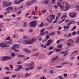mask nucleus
Masks as SVG:
<instances>
[{
    "mask_svg": "<svg viewBox=\"0 0 79 79\" xmlns=\"http://www.w3.org/2000/svg\"><path fill=\"white\" fill-rule=\"evenodd\" d=\"M26 66L27 67H29V68L27 67L25 69V70L26 71H29L30 69L31 70H32L34 69V62H31L29 64H27L26 65Z\"/></svg>",
    "mask_w": 79,
    "mask_h": 79,
    "instance_id": "nucleus-1",
    "label": "nucleus"
},
{
    "mask_svg": "<svg viewBox=\"0 0 79 79\" xmlns=\"http://www.w3.org/2000/svg\"><path fill=\"white\" fill-rule=\"evenodd\" d=\"M49 17L51 18L50 19H49L47 17L46 18V20L49 23H52V21L54 20V19H55V15L52 14L49 15Z\"/></svg>",
    "mask_w": 79,
    "mask_h": 79,
    "instance_id": "nucleus-2",
    "label": "nucleus"
},
{
    "mask_svg": "<svg viewBox=\"0 0 79 79\" xmlns=\"http://www.w3.org/2000/svg\"><path fill=\"white\" fill-rule=\"evenodd\" d=\"M37 22L36 21H34L31 22L29 23V27L30 28H34L37 26Z\"/></svg>",
    "mask_w": 79,
    "mask_h": 79,
    "instance_id": "nucleus-3",
    "label": "nucleus"
},
{
    "mask_svg": "<svg viewBox=\"0 0 79 79\" xmlns=\"http://www.w3.org/2000/svg\"><path fill=\"white\" fill-rule=\"evenodd\" d=\"M69 15L71 18H73L76 17V16H77V14H76V13L75 12H71L69 13Z\"/></svg>",
    "mask_w": 79,
    "mask_h": 79,
    "instance_id": "nucleus-4",
    "label": "nucleus"
},
{
    "mask_svg": "<svg viewBox=\"0 0 79 79\" xmlns=\"http://www.w3.org/2000/svg\"><path fill=\"white\" fill-rule=\"evenodd\" d=\"M11 59V57L9 56H4L2 58V60L3 61H6L8 60H10Z\"/></svg>",
    "mask_w": 79,
    "mask_h": 79,
    "instance_id": "nucleus-5",
    "label": "nucleus"
},
{
    "mask_svg": "<svg viewBox=\"0 0 79 79\" xmlns=\"http://www.w3.org/2000/svg\"><path fill=\"white\" fill-rule=\"evenodd\" d=\"M65 7L66 9L64 10V11H66L67 10H68L70 7V5H69V4L68 2H66L65 3Z\"/></svg>",
    "mask_w": 79,
    "mask_h": 79,
    "instance_id": "nucleus-6",
    "label": "nucleus"
},
{
    "mask_svg": "<svg viewBox=\"0 0 79 79\" xmlns=\"http://www.w3.org/2000/svg\"><path fill=\"white\" fill-rule=\"evenodd\" d=\"M0 47L4 48V47H9V46L7 45L6 44L4 43H0Z\"/></svg>",
    "mask_w": 79,
    "mask_h": 79,
    "instance_id": "nucleus-7",
    "label": "nucleus"
},
{
    "mask_svg": "<svg viewBox=\"0 0 79 79\" xmlns=\"http://www.w3.org/2000/svg\"><path fill=\"white\" fill-rule=\"evenodd\" d=\"M19 48V45L18 44H15L11 48L12 50H15L16 48Z\"/></svg>",
    "mask_w": 79,
    "mask_h": 79,
    "instance_id": "nucleus-8",
    "label": "nucleus"
},
{
    "mask_svg": "<svg viewBox=\"0 0 79 79\" xmlns=\"http://www.w3.org/2000/svg\"><path fill=\"white\" fill-rule=\"evenodd\" d=\"M52 42H53V40H48L46 44V45L47 46H49L51 44Z\"/></svg>",
    "mask_w": 79,
    "mask_h": 79,
    "instance_id": "nucleus-9",
    "label": "nucleus"
},
{
    "mask_svg": "<svg viewBox=\"0 0 79 79\" xmlns=\"http://www.w3.org/2000/svg\"><path fill=\"white\" fill-rule=\"evenodd\" d=\"M6 11H11V12L12 10H13V7H8L6 9Z\"/></svg>",
    "mask_w": 79,
    "mask_h": 79,
    "instance_id": "nucleus-10",
    "label": "nucleus"
},
{
    "mask_svg": "<svg viewBox=\"0 0 79 79\" xmlns=\"http://www.w3.org/2000/svg\"><path fill=\"white\" fill-rule=\"evenodd\" d=\"M23 42H24L25 44H31L30 40H23Z\"/></svg>",
    "mask_w": 79,
    "mask_h": 79,
    "instance_id": "nucleus-11",
    "label": "nucleus"
},
{
    "mask_svg": "<svg viewBox=\"0 0 79 79\" xmlns=\"http://www.w3.org/2000/svg\"><path fill=\"white\" fill-rule=\"evenodd\" d=\"M23 1H24V0H20V1L19 2H16L15 1H14V3H15V4L18 5V4H19L20 3H21V2H23Z\"/></svg>",
    "mask_w": 79,
    "mask_h": 79,
    "instance_id": "nucleus-12",
    "label": "nucleus"
},
{
    "mask_svg": "<svg viewBox=\"0 0 79 79\" xmlns=\"http://www.w3.org/2000/svg\"><path fill=\"white\" fill-rule=\"evenodd\" d=\"M57 5H58V6H59V7L61 8V9H64V6H62L61 5V4H60V3L59 2H58L57 3Z\"/></svg>",
    "mask_w": 79,
    "mask_h": 79,
    "instance_id": "nucleus-13",
    "label": "nucleus"
},
{
    "mask_svg": "<svg viewBox=\"0 0 79 79\" xmlns=\"http://www.w3.org/2000/svg\"><path fill=\"white\" fill-rule=\"evenodd\" d=\"M23 50L24 51H25L26 52V53H31V51L29 50H28L27 49H23Z\"/></svg>",
    "mask_w": 79,
    "mask_h": 79,
    "instance_id": "nucleus-14",
    "label": "nucleus"
},
{
    "mask_svg": "<svg viewBox=\"0 0 79 79\" xmlns=\"http://www.w3.org/2000/svg\"><path fill=\"white\" fill-rule=\"evenodd\" d=\"M61 50H62V49H56V48L54 49V51L56 52H60Z\"/></svg>",
    "mask_w": 79,
    "mask_h": 79,
    "instance_id": "nucleus-15",
    "label": "nucleus"
},
{
    "mask_svg": "<svg viewBox=\"0 0 79 79\" xmlns=\"http://www.w3.org/2000/svg\"><path fill=\"white\" fill-rule=\"evenodd\" d=\"M68 51H62L60 52V54H62V55L63 54H66V53H68Z\"/></svg>",
    "mask_w": 79,
    "mask_h": 79,
    "instance_id": "nucleus-16",
    "label": "nucleus"
},
{
    "mask_svg": "<svg viewBox=\"0 0 79 79\" xmlns=\"http://www.w3.org/2000/svg\"><path fill=\"white\" fill-rule=\"evenodd\" d=\"M69 27H70L67 25L63 26V28L64 29H69Z\"/></svg>",
    "mask_w": 79,
    "mask_h": 79,
    "instance_id": "nucleus-17",
    "label": "nucleus"
},
{
    "mask_svg": "<svg viewBox=\"0 0 79 79\" xmlns=\"http://www.w3.org/2000/svg\"><path fill=\"white\" fill-rule=\"evenodd\" d=\"M3 5L5 6H8V4L7 2L4 1L3 2Z\"/></svg>",
    "mask_w": 79,
    "mask_h": 79,
    "instance_id": "nucleus-18",
    "label": "nucleus"
},
{
    "mask_svg": "<svg viewBox=\"0 0 79 79\" xmlns=\"http://www.w3.org/2000/svg\"><path fill=\"white\" fill-rule=\"evenodd\" d=\"M35 40H36L35 39H32L31 40H30V44H32V43H33V42H35Z\"/></svg>",
    "mask_w": 79,
    "mask_h": 79,
    "instance_id": "nucleus-19",
    "label": "nucleus"
},
{
    "mask_svg": "<svg viewBox=\"0 0 79 79\" xmlns=\"http://www.w3.org/2000/svg\"><path fill=\"white\" fill-rule=\"evenodd\" d=\"M11 11L7 10V11H5L4 13V15H6L7 14H8V13H11Z\"/></svg>",
    "mask_w": 79,
    "mask_h": 79,
    "instance_id": "nucleus-20",
    "label": "nucleus"
},
{
    "mask_svg": "<svg viewBox=\"0 0 79 79\" xmlns=\"http://www.w3.org/2000/svg\"><path fill=\"white\" fill-rule=\"evenodd\" d=\"M69 64V62H68L65 61L64 62L62 63L61 64V65H62V66H63L64 65V64Z\"/></svg>",
    "mask_w": 79,
    "mask_h": 79,
    "instance_id": "nucleus-21",
    "label": "nucleus"
},
{
    "mask_svg": "<svg viewBox=\"0 0 79 79\" xmlns=\"http://www.w3.org/2000/svg\"><path fill=\"white\" fill-rule=\"evenodd\" d=\"M70 22L71 23V24H75V23H76V21L72 19L70 21Z\"/></svg>",
    "mask_w": 79,
    "mask_h": 79,
    "instance_id": "nucleus-22",
    "label": "nucleus"
},
{
    "mask_svg": "<svg viewBox=\"0 0 79 79\" xmlns=\"http://www.w3.org/2000/svg\"><path fill=\"white\" fill-rule=\"evenodd\" d=\"M18 57H19V58H23V57H24V56H25L19 54L18 55Z\"/></svg>",
    "mask_w": 79,
    "mask_h": 79,
    "instance_id": "nucleus-23",
    "label": "nucleus"
},
{
    "mask_svg": "<svg viewBox=\"0 0 79 79\" xmlns=\"http://www.w3.org/2000/svg\"><path fill=\"white\" fill-rule=\"evenodd\" d=\"M17 67L19 68L20 70L22 68V66L21 65H17Z\"/></svg>",
    "mask_w": 79,
    "mask_h": 79,
    "instance_id": "nucleus-24",
    "label": "nucleus"
},
{
    "mask_svg": "<svg viewBox=\"0 0 79 79\" xmlns=\"http://www.w3.org/2000/svg\"><path fill=\"white\" fill-rule=\"evenodd\" d=\"M79 42V37H78L76 39L75 42L76 43H78Z\"/></svg>",
    "mask_w": 79,
    "mask_h": 79,
    "instance_id": "nucleus-25",
    "label": "nucleus"
},
{
    "mask_svg": "<svg viewBox=\"0 0 79 79\" xmlns=\"http://www.w3.org/2000/svg\"><path fill=\"white\" fill-rule=\"evenodd\" d=\"M12 5V3L11 2H9L7 3V6H10V5Z\"/></svg>",
    "mask_w": 79,
    "mask_h": 79,
    "instance_id": "nucleus-26",
    "label": "nucleus"
},
{
    "mask_svg": "<svg viewBox=\"0 0 79 79\" xmlns=\"http://www.w3.org/2000/svg\"><path fill=\"white\" fill-rule=\"evenodd\" d=\"M58 56H56L54 58H53L52 59V61H55V60H56L58 59Z\"/></svg>",
    "mask_w": 79,
    "mask_h": 79,
    "instance_id": "nucleus-27",
    "label": "nucleus"
},
{
    "mask_svg": "<svg viewBox=\"0 0 79 79\" xmlns=\"http://www.w3.org/2000/svg\"><path fill=\"white\" fill-rule=\"evenodd\" d=\"M43 26H44V23H43V22H42L41 24L39 25V27L40 28L42 27Z\"/></svg>",
    "mask_w": 79,
    "mask_h": 79,
    "instance_id": "nucleus-28",
    "label": "nucleus"
},
{
    "mask_svg": "<svg viewBox=\"0 0 79 79\" xmlns=\"http://www.w3.org/2000/svg\"><path fill=\"white\" fill-rule=\"evenodd\" d=\"M55 34V32H51V33H49V35H54Z\"/></svg>",
    "mask_w": 79,
    "mask_h": 79,
    "instance_id": "nucleus-29",
    "label": "nucleus"
},
{
    "mask_svg": "<svg viewBox=\"0 0 79 79\" xmlns=\"http://www.w3.org/2000/svg\"><path fill=\"white\" fill-rule=\"evenodd\" d=\"M30 76V74H28V73H26L25 74V77H28V76Z\"/></svg>",
    "mask_w": 79,
    "mask_h": 79,
    "instance_id": "nucleus-30",
    "label": "nucleus"
},
{
    "mask_svg": "<svg viewBox=\"0 0 79 79\" xmlns=\"http://www.w3.org/2000/svg\"><path fill=\"white\" fill-rule=\"evenodd\" d=\"M11 39V37L10 36H8L7 38L5 39L6 40H10Z\"/></svg>",
    "mask_w": 79,
    "mask_h": 79,
    "instance_id": "nucleus-31",
    "label": "nucleus"
},
{
    "mask_svg": "<svg viewBox=\"0 0 79 79\" xmlns=\"http://www.w3.org/2000/svg\"><path fill=\"white\" fill-rule=\"evenodd\" d=\"M41 68H42V66H39L37 68V69L39 70V69H40Z\"/></svg>",
    "mask_w": 79,
    "mask_h": 79,
    "instance_id": "nucleus-32",
    "label": "nucleus"
},
{
    "mask_svg": "<svg viewBox=\"0 0 79 79\" xmlns=\"http://www.w3.org/2000/svg\"><path fill=\"white\" fill-rule=\"evenodd\" d=\"M50 38V36H49V35H46V38H45V39H46V40H48Z\"/></svg>",
    "mask_w": 79,
    "mask_h": 79,
    "instance_id": "nucleus-33",
    "label": "nucleus"
},
{
    "mask_svg": "<svg viewBox=\"0 0 79 79\" xmlns=\"http://www.w3.org/2000/svg\"><path fill=\"white\" fill-rule=\"evenodd\" d=\"M76 29V27L75 26H74L71 30L72 31H74V30H75Z\"/></svg>",
    "mask_w": 79,
    "mask_h": 79,
    "instance_id": "nucleus-34",
    "label": "nucleus"
},
{
    "mask_svg": "<svg viewBox=\"0 0 79 79\" xmlns=\"http://www.w3.org/2000/svg\"><path fill=\"white\" fill-rule=\"evenodd\" d=\"M11 56L12 57H14V56H15V53H12L11 54Z\"/></svg>",
    "mask_w": 79,
    "mask_h": 79,
    "instance_id": "nucleus-35",
    "label": "nucleus"
},
{
    "mask_svg": "<svg viewBox=\"0 0 79 79\" xmlns=\"http://www.w3.org/2000/svg\"><path fill=\"white\" fill-rule=\"evenodd\" d=\"M6 21H11L12 20V19L10 18H8L6 19Z\"/></svg>",
    "mask_w": 79,
    "mask_h": 79,
    "instance_id": "nucleus-36",
    "label": "nucleus"
},
{
    "mask_svg": "<svg viewBox=\"0 0 79 79\" xmlns=\"http://www.w3.org/2000/svg\"><path fill=\"white\" fill-rule=\"evenodd\" d=\"M23 39H27L29 38L26 35L24 36H23Z\"/></svg>",
    "mask_w": 79,
    "mask_h": 79,
    "instance_id": "nucleus-37",
    "label": "nucleus"
},
{
    "mask_svg": "<svg viewBox=\"0 0 79 79\" xmlns=\"http://www.w3.org/2000/svg\"><path fill=\"white\" fill-rule=\"evenodd\" d=\"M63 45L62 44H60L58 46V48H62Z\"/></svg>",
    "mask_w": 79,
    "mask_h": 79,
    "instance_id": "nucleus-38",
    "label": "nucleus"
},
{
    "mask_svg": "<svg viewBox=\"0 0 79 79\" xmlns=\"http://www.w3.org/2000/svg\"><path fill=\"white\" fill-rule=\"evenodd\" d=\"M31 3L33 4V3H36V2H35V0H33L31 1Z\"/></svg>",
    "mask_w": 79,
    "mask_h": 79,
    "instance_id": "nucleus-39",
    "label": "nucleus"
},
{
    "mask_svg": "<svg viewBox=\"0 0 79 79\" xmlns=\"http://www.w3.org/2000/svg\"><path fill=\"white\" fill-rule=\"evenodd\" d=\"M56 67L57 68H62V66L57 65V66H56Z\"/></svg>",
    "mask_w": 79,
    "mask_h": 79,
    "instance_id": "nucleus-40",
    "label": "nucleus"
},
{
    "mask_svg": "<svg viewBox=\"0 0 79 79\" xmlns=\"http://www.w3.org/2000/svg\"><path fill=\"white\" fill-rule=\"evenodd\" d=\"M20 70L18 68H17V69H14L15 71H19Z\"/></svg>",
    "mask_w": 79,
    "mask_h": 79,
    "instance_id": "nucleus-41",
    "label": "nucleus"
},
{
    "mask_svg": "<svg viewBox=\"0 0 79 79\" xmlns=\"http://www.w3.org/2000/svg\"><path fill=\"white\" fill-rule=\"evenodd\" d=\"M4 69H7V70H8V71H10V69H9V67H6L4 68Z\"/></svg>",
    "mask_w": 79,
    "mask_h": 79,
    "instance_id": "nucleus-42",
    "label": "nucleus"
},
{
    "mask_svg": "<svg viewBox=\"0 0 79 79\" xmlns=\"http://www.w3.org/2000/svg\"><path fill=\"white\" fill-rule=\"evenodd\" d=\"M24 25H23V27H25L26 26H27V23L26 22H23Z\"/></svg>",
    "mask_w": 79,
    "mask_h": 79,
    "instance_id": "nucleus-43",
    "label": "nucleus"
},
{
    "mask_svg": "<svg viewBox=\"0 0 79 79\" xmlns=\"http://www.w3.org/2000/svg\"><path fill=\"white\" fill-rule=\"evenodd\" d=\"M67 44L69 47H70V46H71V45H72V44L70 43H67Z\"/></svg>",
    "mask_w": 79,
    "mask_h": 79,
    "instance_id": "nucleus-44",
    "label": "nucleus"
},
{
    "mask_svg": "<svg viewBox=\"0 0 79 79\" xmlns=\"http://www.w3.org/2000/svg\"><path fill=\"white\" fill-rule=\"evenodd\" d=\"M73 40L71 39H69L68 40V42H72Z\"/></svg>",
    "mask_w": 79,
    "mask_h": 79,
    "instance_id": "nucleus-45",
    "label": "nucleus"
},
{
    "mask_svg": "<svg viewBox=\"0 0 79 79\" xmlns=\"http://www.w3.org/2000/svg\"><path fill=\"white\" fill-rule=\"evenodd\" d=\"M53 26H51L48 28V29H49V30H51V29L53 28Z\"/></svg>",
    "mask_w": 79,
    "mask_h": 79,
    "instance_id": "nucleus-46",
    "label": "nucleus"
},
{
    "mask_svg": "<svg viewBox=\"0 0 79 79\" xmlns=\"http://www.w3.org/2000/svg\"><path fill=\"white\" fill-rule=\"evenodd\" d=\"M45 30V28H43L42 30H41L40 31L41 32H44V31Z\"/></svg>",
    "mask_w": 79,
    "mask_h": 79,
    "instance_id": "nucleus-47",
    "label": "nucleus"
},
{
    "mask_svg": "<svg viewBox=\"0 0 79 79\" xmlns=\"http://www.w3.org/2000/svg\"><path fill=\"white\" fill-rule=\"evenodd\" d=\"M52 49H53V47L52 46H51L49 48V50H52Z\"/></svg>",
    "mask_w": 79,
    "mask_h": 79,
    "instance_id": "nucleus-48",
    "label": "nucleus"
},
{
    "mask_svg": "<svg viewBox=\"0 0 79 79\" xmlns=\"http://www.w3.org/2000/svg\"><path fill=\"white\" fill-rule=\"evenodd\" d=\"M48 33H49V32H48V31H46L44 32V34L45 35H46L47 34H48Z\"/></svg>",
    "mask_w": 79,
    "mask_h": 79,
    "instance_id": "nucleus-49",
    "label": "nucleus"
},
{
    "mask_svg": "<svg viewBox=\"0 0 79 79\" xmlns=\"http://www.w3.org/2000/svg\"><path fill=\"white\" fill-rule=\"evenodd\" d=\"M76 31H73L72 32L73 35H76Z\"/></svg>",
    "mask_w": 79,
    "mask_h": 79,
    "instance_id": "nucleus-50",
    "label": "nucleus"
},
{
    "mask_svg": "<svg viewBox=\"0 0 79 79\" xmlns=\"http://www.w3.org/2000/svg\"><path fill=\"white\" fill-rule=\"evenodd\" d=\"M47 40L45 39V40H42V42H43V43H45V42H47Z\"/></svg>",
    "mask_w": 79,
    "mask_h": 79,
    "instance_id": "nucleus-51",
    "label": "nucleus"
},
{
    "mask_svg": "<svg viewBox=\"0 0 79 79\" xmlns=\"http://www.w3.org/2000/svg\"><path fill=\"white\" fill-rule=\"evenodd\" d=\"M57 77H59V79H63V77L61 76H59Z\"/></svg>",
    "mask_w": 79,
    "mask_h": 79,
    "instance_id": "nucleus-52",
    "label": "nucleus"
},
{
    "mask_svg": "<svg viewBox=\"0 0 79 79\" xmlns=\"http://www.w3.org/2000/svg\"><path fill=\"white\" fill-rule=\"evenodd\" d=\"M33 19H38V17H36L35 16H34Z\"/></svg>",
    "mask_w": 79,
    "mask_h": 79,
    "instance_id": "nucleus-53",
    "label": "nucleus"
},
{
    "mask_svg": "<svg viewBox=\"0 0 79 79\" xmlns=\"http://www.w3.org/2000/svg\"><path fill=\"white\" fill-rule=\"evenodd\" d=\"M64 40H65V38L62 39L60 40V41L61 42H64Z\"/></svg>",
    "mask_w": 79,
    "mask_h": 79,
    "instance_id": "nucleus-54",
    "label": "nucleus"
},
{
    "mask_svg": "<svg viewBox=\"0 0 79 79\" xmlns=\"http://www.w3.org/2000/svg\"><path fill=\"white\" fill-rule=\"evenodd\" d=\"M29 15V13L28 12L25 15V17H27V16Z\"/></svg>",
    "mask_w": 79,
    "mask_h": 79,
    "instance_id": "nucleus-55",
    "label": "nucleus"
},
{
    "mask_svg": "<svg viewBox=\"0 0 79 79\" xmlns=\"http://www.w3.org/2000/svg\"><path fill=\"white\" fill-rule=\"evenodd\" d=\"M14 50V51H15L16 52H17V53H18L19 52V50H18L17 49H15V50Z\"/></svg>",
    "mask_w": 79,
    "mask_h": 79,
    "instance_id": "nucleus-56",
    "label": "nucleus"
},
{
    "mask_svg": "<svg viewBox=\"0 0 79 79\" xmlns=\"http://www.w3.org/2000/svg\"><path fill=\"white\" fill-rule=\"evenodd\" d=\"M8 44H13V42H12V41L10 40L8 41Z\"/></svg>",
    "mask_w": 79,
    "mask_h": 79,
    "instance_id": "nucleus-57",
    "label": "nucleus"
},
{
    "mask_svg": "<svg viewBox=\"0 0 79 79\" xmlns=\"http://www.w3.org/2000/svg\"><path fill=\"white\" fill-rule=\"evenodd\" d=\"M71 23L69 22L67 24V26H71Z\"/></svg>",
    "mask_w": 79,
    "mask_h": 79,
    "instance_id": "nucleus-58",
    "label": "nucleus"
},
{
    "mask_svg": "<svg viewBox=\"0 0 79 79\" xmlns=\"http://www.w3.org/2000/svg\"><path fill=\"white\" fill-rule=\"evenodd\" d=\"M54 6L55 7V9H57V8H58V6L56 5H54Z\"/></svg>",
    "mask_w": 79,
    "mask_h": 79,
    "instance_id": "nucleus-59",
    "label": "nucleus"
},
{
    "mask_svg": "<svg viewBox=\"0 0 79 79\" xmlns=\"http://www.w3.org/2000/svg\"><path fill=\"white\" fill-rule=\"evenodd\" d=\"M33 31V30H32V29H29V32H30V33L32 32Z\"/></svg>",
    "mask_w": 79,
    "mask_h": 79,
    "instance_id": "nucleus-60",
    "label": "nucleus"
},
{
    "mask_svg": "<svg viewBox=\"0 0 79 79\" xmlns=\"http://www.w3.org/2000/svg\"><path fill=\"white\" fill-rule=\"evenodd\" d=\"M46 11L47 10H43L42 11V13H45V12H46Z\"/></svg>",
    "mask_w": 79,
    "mask_h": 79,
    "instance_id": "nucleus-61",
    "label": "nucleus"
},
{
    "mask_svg": "<svg viewBox=\"0 0 79 79\" xmlns=\"http://www.w3.org/2000/svg\"><path fill=\"white\" fill-rule=\"evenodd\" d=\"M18 15H21V11H19L17 13Z\"/></svg>",
    "mask_w": 79,
    "mask_h": 79,
    "instance_id": "nucleus-62",
    "label": "nucleus"
},
{
    "mask_svg": "<svg viewBox=\"0 0 79 79\" xmlns=\"http://www.w3.org/2000/svg\"><path fill=\"white\" fill-rule=\"evenodd\" d=\"M75 58V57L72 56L70 58V60H74Z\"/></svg>",
    "mask_w": 79,
    "mask_h": 79,
    "instance_id": "nucleus-63",
    "label": "nucleus"
},
{
    "mask_svg": "<svg viewBox=\"0 0 79 79\" xmlns=\"http://www.w3.org/2000/svg\"><path fill=\"white\" fill-rule=\"evenodd\" d=\"M40 79H46V78L44 77H41L40 78Z\"/></svg>",
    "mask_w": 79,
    "mask_h": 79,
    "instance_id": "nucleus-64",
    "label": "nucleus"
}]
</instances>
